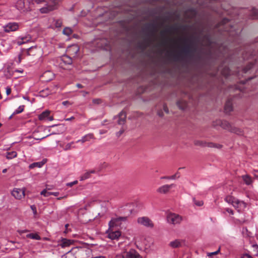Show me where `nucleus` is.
<instances>
[{
	"mask_svg": "<svg viewBox=\"0 0 258 258\" xmlns=\"http://www.w3.org/2000/svg\"><path fill=\"white\" fill-rule=\"evenodd\" d=\"M163 109H164V111L166 113H168V109L166 105H164V106H163Z\"/></svg>",
	"mask_w": 258,
	"mask_h": 258,
	"instance_id": "obj_55",
	"label": "nucleus"
},
{
	"mask_svg": "<svg viewBox=\"0 0 258 258\" xmlns=\"http://www.w3.org/2000/svg\"><path fill=\"white\" fill-rule=\"evenodd\" d=\"M90 177V173L89 172H86L85 173H84L81 176L80 178V180L81 181L84 180L85 179H87Z\"/></svg>",
	"mask_w": 258,
	"mask_h": 258,
	"instance_id": "obj_34",
	"label": "nucleus"
},
{
	"mask_svg": "<svg viewBox=\"0 0 258 258\" xmlns=\"http://www.w3.org/2000/svg\"><path fill=\"white\" fill-rule=\"evenodd\" d=\"M220 252V248H219L217 251L213 252H208L207 253V255L208 256H212L214 255L217 254Z\"/></svg>",
	"mask_w": 258,
	"mask_h": 258,
	"instance_id": "obj_41",
	"label": "nucleus"
},
{
	"mask_svg": "<svg viewBox=\"0 0 258 258\" xmlns=\"http://www.w3.org/2000/svg\"><path fill=\"white\" fill-rule=\"evenodd\" d=\"M91 252V249L87 247H74L69 251L74 255V258H89Z\"/></svg>",
	"mask_w": 258,
	"mask_h": 258,
	"instance_id": "obj_1",
	"label": "nucleus"
},
{
	"mask_svg": "<svg viewBox=\"0 0 258 258\" xmlns=\"http://www.w3.org/2000/svg\"><path fill=\"white\" fill-rule=\"evenodd\" d=\"M167 220L169 223L173 225L178 224L182 221V217L175 213H169L167 216Z\"/></svg>",
	"mask_w": 258,
	"mask_h": 258,
	"instance_id": "obj_3",
	"label": "nucleus"
},
{
	"mask_svg": "<svg viewBox=\"0 0 258 258\" xmlns=\"http://www.w3.org/2000/svg\"><path fill=\"white\" fill-rule=\"evenodd\" d=\"M194 144L196 146H198L200 147H208L210 148H221L222 146L221 145L215 144L212 142H206L200 140H196L194 142Z\"/></svg>",
	"mask_w": 258,
	"mask_h": 258,
	"instance_id": "obj_5",
	"label": "nucleus"
},
{
	"mask_svg": "<svg viewBox=\"0 0 258 258\" xmlns=\"http://www.w3.org/2000/svg\"><path fill=\"white\" fill-rule=\"evenodd\" d=\"M16 8L21 11L23 10L25 7V3L23 0H18L16 4Z\"/></svg>",
	"mask_w": 258,
	"mask_h": 258,
	"instance_id": "obj_27",
	"label": "nucleus"
},
{
	"mask_svg": "<svg viewBox=\"0 0 258 258\" xmlns=\"http://www.w3.org/2000/svg\"><path fill=\"white\" fill-rule=\"evenodd\" d=\"M17 155V154L15 151L9 152L7 153L6 157L8 159H12L16 157Z\"/></svg>",
	"mask_w": 258,
	"mask_h": 258,
	"instance_id": "obj_32",
	"label": "nucleus"
},
{
	"mask_svg": "<svg viewBox=\"0 0 258 258\" xmlns=\"http://www.w3.org/2000/svg\"><path fill=\"white\" fill-rule=\"evenodd\" d=\"M233 206L237 209L238 212H240L246 208V204L243 201L237 199Z\"/></svg>",
	"mask_w": 258,
	"mask_h": 258,
	"instance_id": "obj_12",
	"label": "nucleus"
},
{
	"mask_svg": "<svg viewBox=\"0 0 258 258\" xmlns=\"http://www.w3.org/2000/svg\"><path fill=\"white\" fill-rule=\"evenodd\" d=\"M175 186V185L174 184H165L159 187L157 189V191L160 194H165L169 192L170 188Z\"/></svg>",
	"mask_w": 258,
	"mask_h": 258,
	"instance_id": "obj_11",
	"label": "nucleus"
},
{
	"mask_svg": "<svg viewBox=\"0 0 258 258\" xmlns=\"http://www.w3.org/2000/svg\"><path fill=\"white\" fill-rule=\"evenodd\" d=\"M216 122V125H220L223 129L227 130L229 131H230L231 130L232 125L226 120H217ZM214 125H216V124H214Z\"/></svg>",
	"mask_w": 258,
	"mask_h": 258,
	"instance_id": "obj_13",
	"label": "nucleus"
},
{
	"mask_svg": "<svg viewBox=\"0 0 258 258\" xmlns=\"http://www.w3.org/2000/svg\"><path fill=\"white\" fill-rule=\"evenodd\" d=\"M126 217H118L112 218L109 223V227L115 229L116 227L120 226L122 221H125Z\"/></svg>",
	"mask_w": 258,
	"mask_h": 258,
	"instance_id": "obj_4",
	"label": "nucleus"
},
{
	"mask_svg": "<svg viewBox=\"0 0 258 258\" xmlns=\"http://www.w3.org/2000/svg\"><path fill=\"white\" fill-rule=\"evenodd\" d=\"M25 189L15 188L12 191V196L17 200H21L25 197Z\"/></svg>",
	"mask_w": 258,
	"mask_h": 258,
	"instance_id": "obj_6",
	"label": "nucleus"
},
{
	"mask_svg": "<svg viewBox=\"0 0 258 258\" xmlns=\"http://www.w3.org/2000/svg\"><path fill=\"white\" fill-rule=\"evenodd\" d=\"M241 258H252L251 255L248 254H244L242 255Z\"/></svg>",
	"mask_w": 258,
	"mask_h": 258,
	"instance_id": "obj_48",
	"label": "nucleus"
},
{
	"mask_svg": "<svg viewBox=\"0 0 258 258\" xmlns=\"http://www.w3.org/2000/svg\"><path fill=\"white\" fill-rule=\"evenodd\" d=\"M224 110L227 113H228L233 110L232 103L231 100H228L226 101L224 107Z\"/></svg>",
	"mask_w": 258,
	"mask_h": 258,
	"instance_id": "obj_20",
	"label": "nucleus"
},
{
	"mask_svg": "<svg viewBox=\"0 0 258 258\" xmlns=\"http://www.w3.org/2000/svg\"><path fill=\"white\" fill-rule=\"evenodd\" d=\"M50 113V112L49 110H45L43 111L39 115V119L40 120H43L47 119Z\"/></svg>",
	"mask_w": 258,
	"mask_h": 258,
	"instance_id": "obj_25",
	"label": "nucleus"
},
{
	"mask_svg": "<svg viewBox=\"0 0 258 258\" xmlns=\"http://www.w3.org/2000/svg\"><path fill=\"white\" fill-rule=\"evenodd\" d=\"M30 208L33 211L34 215H36L37 214V209L36 206L35 205H32L30 206Z\"/></svg>",
	"mask_w": 258,
	"mask_h": 258,
	"instance_id": "obj_43",
	"label": "nucleus"
},
{
	"mask_svg": "<svg viewBox=\"0 0 258 258\" xmlns=\"http://www.w3.org/2000/svg\"><path fill=\"white\" fill-rule=\"evenodd\" d=\"M222 74L225 77L229 76L230 74L229 69L228 68H224L223 70L222 71Z\"/></svg>",
	"mask_w": 258,
	"mask_h": 258,
	"instance_id": "obj_37",
	"label": "nucleus"
},
{
	"mask_svg": "<svg viewBox=\"0 0 258 258\" xmlns=\"http://www.w3.org/2000/svg\"><path fill=\"white\" fill-rule=\"evenodd\" d=\"M66 198H67V196H64V197H59V198H57V200H61V199H62Z\"/></svg>",
	"mask_w": 258,
	"mask_h": 258,
	"instance_id": "obj_62",
	"label": "nucleus"
},
{
	"mask_svg": "<svg viewBox=\"0 0 258 258\" xmlns=\"http://www.w3.org/2000/svg\"><path fill=\"white\" fill-rule=\"evenodd\" d=\"M62 104L64 106L70 105L71 104V103L68 101H63Z\"/></svg>",
	"mask_w": 258,
	"mask_h": 258,
	"instance_id": "obj_50",
	"label": "nucleus"
},
{
	"mask_svg": "<svg viewBox=\"0 0 258 258\" xmlns=\"http://www.w3.org/2000/svg\"><path fill=\"white\" fill-rule=\"evenodd\" d=\"M158 115L159 116H162L163 115V113L162 112V111H159L158 112Z\"/></svg>",
	"mask_w": 258,
	"mask_h": 258,
	"instance_id": "obj_57",
	"label": "nucleus"
},
{
	"mask_svg": "<svg viewBox=\"0 0 258 258\" xmlns=\"http://www.w3.org/2000/svg\"><path fill=\"white\" fill-rule=\"evenodd\" d=\"M169 246L172 248L180 247L182 246V240L180 239H175L169 242Z\"/></svg>",
	"mask_w": 258,
	"mask_h": 258,
	"instance_id": "obj_17",
	"label": "nucleus"
},
{
	"mask_svg": "<svg viewBox=\"0 0 258 258\" xmlns=\"http://www.w3.org/2000/svg\"><path fill=\"white\" fill-rule=\"evenodd\" d=\"M253 66V64L251 63L248 64L244 69L243 71L244 73L247 72L249 70H250Z\"/></svg>",
	"mask_w": 258,
	"mask_h": 258,
	"instance_id": "obj_39",
	"label": "nucleus"
},
{
	"mask_svg": "<svg viewBox=\"0 0 258 258\" xmlns=\"http://www.w3.org/2000/svg\"><path fill=\"white\" fill-rule=\"evenodd\" d=\"M237 200V199H236L234 197L231 196H228L226 197V198H225V201L227 203H228L229 204H231V205H232V206L234 205L235 202H236Z\"/></svg>",
	"mask_w": 258,
	"mask_h": 258,
	"instance_id": "obj_28",
	"label": "nucleus"
},
{
	"mask_svg": "<svg viewBox=\"0 0 258 258\" xmlns=\"http://www.w3.org/2000/svg\"><path fill=\"white\" fill-rule=\"evenodd\" d=\"M251 17L252 19H257L258 18V10L253 9L251 12Z\"/></svg>",
	"mask_w": 258,
	"mask_h": 258,
	"instance_id": "obj_33",
	"label": "nucleus"
},
{
	"mask_svg": "<svg viewBox=\"0 0 258 258\" xmlns=\"http://www.w3.org/2000/svg\"><path fill=\"white\" fill-rule=\"evenodd\" d=\"M180 177L179 173L178 172L176 173L175 174L170 176L171 179L174 180L176 178H178Z\"/></svg>",
	"mask_w": 258,
	"mask_h": 258,
	"instance_id": "obj_42",
	"label": "nucleus"
},
{
	"mask_svg": "<svg viewBox=\"0 0 258 258\" xmlns=\"http://www.w3.org/2000/svg\"><path fill=\"white\" fill-rule=\"evenodd\" d=\"M32 37L30 35H27L25 36L19 38L17 41V44L19 45H21L25 43L31 41Z\"/></svg>",
	"mask_w": 258,
	"mask_h": 258,
	"instance_id": "obj_15",
	"label": "nucleus"
},
{
	"mask_svg": "<svg viewBox=\"0 0 258 258\" xmlns=\"http://www.w3.org/2000/svg\"><path fill=\"white\" fill-rule=\"evenodd\" d=\"M80 48L77 45L74 44L70 46L67 49V52L68 55L74 57H75L79 52Z\"/></svg>",
	"mask_w": 258,
	"mask_h": 258,
	"instance_id": "obj_10",
	"label": "nucleus"
},
{
	"mask_svg": "<svg viewBox=\"0 0 258 258\" xmlns=\"http://www.w3.org/2000/svg\"><path fill=\"white\" fill-rule=\"evenodd\" d=\"M33 1L38 4L44 3V6L39 10L42 14L48 13L56 8V2L55 0H33Z\"/></svg>",
	"mask_w": 258,
	"mask_h": 258,
	"instance_id": "obj_2",
	"label": "nucleus"
},
{
	"mask_svg": "<svg viewBox=\"0 0 258 258\" xmlns=\"http://www.w3.org/2000/svg\"><path fill=\"white\" fill-rule=\"evenodd\" d=\"M73 243V241L66 238L62 239L60 245L61 247L64 248L69 246Z\"/></svg>",
	"mask_w": 258,
	"mask_h": 258,
	"instance_id": "obj_22",
	"label": "nucleus"
},
{
	"mask_svg": "<svg viewBox=\"0 0 258 258\" xmlns=\"http://www.w3.org/2000/svg\"><path fill=\"white\" fill-rule=\"evenodd\" d=\"M20 233H22L27 232V230H20L18 231Z\"/></svg>",
	"mask_w": 258,
	"mask_h": 258,
	"instance_id": "obj_61",
	"label": "nucleus"
},
{
	"mask_svg": "<svg viewBox=\"0 0 258 258\" xmlns=\"http://www.w3.org/2000/svg\"><path fill=\"white\" fill-rule=\"evenodd\" d=\"M26 237L33 239L40 240L41 237L37 233H30L26 235Z\"/></svg>",
	"mask_w": 258,
	"mask_h": 258,
	"instance_id": "obj_31",
	"label": "nucleus"
},
{
	"mask_svg": "<svg viewBox=\"0 0 258 258\" xmlns=\"http://www.w3.org/2000/svg\"><path fill=\"white\" fill-rule=\"evenodd\" d=\"M77 183H78V181L77 180H75L73 182H69V183H67V185L68 186L71 187L73 185H74L75 184H76Z\"/></svg>",
	"mask_w": 258,
	"mask_h": 258,
	"instance_id": "obj_47",
	"label": "nucleus"
},
{
	"mask_svg": "<svg viewBox=\"0 0 258 258\" xmlns=\"http://www.w3.org/2000/svg\"><path fill=\"white\" fill-rule=\"evenodd\" d=\"M72 33V30L71 28H65L63 30V33L64 34V35H66L67 36H69L70 35H71Z\"/></svg>",
	"mask_w": 258,
	"mask_h": 258,
	"instance_id": "obj_36",
	"label": "nucleus"
},
{
	"mask_svg": "<svg viewBox=\"0 0 258 258\" xmlns=\"http://www.w3.org/2000/svg\"><path fill=\"white\" fill-rule=\"evenodd\" d=\"M228 20L227 19H224L222 22V24H225L227 22H228Z\"/></svg>",
	"mask_w": 258,
	"mask_h": 258,
	"instance_id": "obj_58",
	"label": "nucleus"
},
{
	"mask_svg": "<svg viewBox=\"0 0 258 258\" xmlns=\"http://www.w3.org/2000/svg\"><path fill=\"white\" fill-rule=\"evenodd\" d=\"M77 86L78 87V88H82V85L80 84H78L77 85Z\"/></svg>",
	"mask_w": 258,
	"mask_h": 258,
	"instance_id": "obj_63",
	"label": "nucleus"
},
{
	"mask_svg": "<svg viewBox=\"0 0 258 258\" xmlns=\"http://www.w3.org/2000/svg\"><path fill=\"white\" fill-rule=\"evenodd\" d=\"M24 105H22V106H20L17 109H16L13 113V115H15V114H19V113H21L24 110Z\"/></svg>",
	"mask_w": 258,
	"mask_h": 258,
	"instance_id": "obj_35",
	"label": "nucleus"
},
{
	"mask_svg": "<svg viewBox=\"0 0 258 258\" xmlns=\"http://www.w3.org/2000/svg\"><path fill=\"white\" fill-rule=\"evenodd\" d=\"M126 114L125 112L122 111L117 117V123L118 124H123L126 120Z\"/></svg>",
	"mask_w": 258,
	"mask_h": 258,
	"instance_id": "obj_16",
	"label": "nucleus"
},
{
	"mask_svg": "<svg viewBox=\"0 0 258 258\" xmlns=\"http://www.w3.org/2000/svg\"><path fill=\"white\" fill-rule=\"evenodd\" d=\"M125 258H142V256L136 250L132 249L126 252Z\"/></svg>",
	"mask_w": 258,
	"mask_h": 258,
	"instance_id": "obj_14",
	"label": "nucleus"
},
{
	"mask_svg": "<svg viewBox=\"0 0 258 258\" xmlns=\"http://www.w3.org/2000/svg\"><path fill=\"white\" fill-rule=\"evenodd\" d=\"M243 182L247 185H251L253 183V179L248 174H245L241 176Z\"/></svg>",
	"mask_w": 258,
	"mask_h": 258,
	"instance_id": "obj_18",
	"label": "nucleus"
},
{
	"mask_svg": "<svg viewBox=\"0 0 258 258\" xmlns=\"http://www.w3.org/2000/svg\"><path fill=\"white\" fill-rule=\"evenodd\" d=\"M62 24L61 21L59 20H57L55 21V25L56 27H61Z\"/></svg>",
	"mask_w": 258,
	"mask_h": 258,
	"instance_id": "obj_46",
	"label": "nucleus"
},
{
	"mask_svg": "<svg viewBox=\"0 0 258 258\" xmlns=\"http://www.w3.org/2000/svg\"><path fill=\"white\" fill-rule=\"evenodd\" d=\"M74 118V117H71L70 118H66L65 120H67V121H70V120H72Z\"/></svg>",
	"mask_w": 258,
	"mask_h": 258,
	"instance_id": "obj_60",
	"label": "nucleus"
},
{
	"mask_svg": "<svg viewBox=\"0 0 258 258\" xmlns=\"http://www.w3.org/2000/svg\"><path fill=\"white\" fill-rule=\"evenodd\" d=\"M161 179H171L170 176H162L161 177Z\"/></svg>",
	"mask_w": 258,
	"mask_h": 258,
	"instance_id": "obj_54",
	"label": "nucleus"
},
{
	"mask_svg": "<svg viewBox=\"0 0 258 258\" xmlns=\"http://www.w3.org/2000/svg\"><path fill=\"white\" fill-rule=\"evenodd\" d=\"M19 27V24L17 23H9L4 26V30L6 32L15 31L18 29Z\"/></svg>",
	"mask_w": 258,
	"mask_h": 258,
	"instance_id": "obj_9",
	"label": "nucleus"
},
{
	"mask_svg": "<svg viewBox=\"0 0 258 258\" xmlns=\"http://www.w3.org/2000/svg\"><path fill=\"white\" fill-rule=\"evenodd\" d=\"M124 132V130H120L118 132L116 133V136L119 137Z\"/></svg>",
	"mask_w": 258,
	"mask_h": 258,
	"instance_id": "obj_49",
	"label": "nucleus"
},
{
	"mask_svg": "<svg viewBox=\"0 0 258 258\" xmlns=\"http://www.w3.org/2000/svg\"><path fill=\"white\" fill-rule=\"evenodd\" d=\"M194 204L198 206H202L203 205V202L202 201H197L195 198L193 199Z\"/></svg>",
	"mask_w": 258,
	"mask_h": 258,
	"instance_id": "obj_40",
	"label": "nucleus"
},
{
	"mask_svg": "<svg viewBox=\"0 0 258 258\" xmlns=\"http://www.w3.org/2000/svg\"><path fill=\"white\" fill-rule=\"evenodd\" d=\"M72 56L69 55H64L61 58V61L66 64H71L73 62Z\"/></svg>",
	"mask_w": 258,
	"mask_h": 258,
	"instance_id": "obj_19",
	"label": "nucleus"
},
{
	"mask_svg": "<svg viewBox=\"0 0 258 258\" xmlns=\"http://www.w3.org/2000/svg\"><path fill=\"white\" fill-rule=\"evenodd\" d=\"M224 210L227 212V213H228L230 215H233L234 214V212L231 209H229V208H225L224 209Z\"/></svg>",
	"mask_w": 258,
	"mask_h": 258,
	"instance_id": "obj_44",
	"label": "nucleus"
},
{
	"mask_svg": "<svg viewBox=\"0 0 258 258\" xmlns=\"http://www.w3.org/2000/svg\"><path fill=\"white\" fill-rule=\"evenodd\" d=\"M47 119L49 121H52L54 119L53 117L52 116H48Z\"/></svg>",
	"mask_w": 258,
	"mask_h": 258,
	"instance_id": "obj_56",
	"label": "nucleus"
},
{
	"mask_svg": "<svg viewBox=\"0 0 258 258\" xmlns=\"http://www.w3.org/2000/svg\"><path fill=\"white\" fill-rule=\"evenodd\" d=\"M88 172L89 173H90V175H91V174L95 173L96 172V171L95 170H91Z\"/></svg>",
	"mask_w": 258,
	"mask_h": 258,
	"instance_id": "obj_59",
	"label": "nucleus"
},
{
	"mask_svg": "<svg viewBox=\"0 0 258 258\" xmlns=\"http://www.w3.org/2000/svg\"><path fill=\"white\" fill-rule=\"evenodd\" d=\"M52 73L50 71H47L43 73L42 77L46 78L48 76L52 75Z\"/></svg>",
	"mask_w": 258,
	"mask_h": 258,
	"instance_id": "obj_45",
	"label": "nucleus"
},
{
	"mask_svg": "<svg viewBox=\"0 0 258 258\" xmlns=\"http://www.w3.org/2000/svg\"><path fill=\"white\" fill-rule=\"evenodd\" d=\"M138 223L141 225L149 228H153L154 223L149 218L147 217H140L137 220Z\"/></svg>",
	"mask_w": 258,
	"mask_h": 258,
	"instance_id": "obj_8",
	"label": "nucleus"
},
{
	"mask_svg": "<svg viewBox=\"0 0 258 258\" xmlns=\"http://www.w3.org/2000/svg\"><path fill=\"white\" fill-rule=\"evenodd\" d=\"M11 88H9V87L7 88V89H6V93H7V94L8 95H9L11 93Z\"/></svg>",
	"mask_w": 258,
	"mask_h": 258,
	"instance_id": "obj_53",
	"label": "nucleus"
},
{
	"mask_svg": "<svg viewBox=\"0 0 258 258\" xmlns=\"http://www.w3.org/2000/svg\"><path fill=\"white\" fill-rule=\"evenodd\" d=\"M100 133L101 134H102L105 133L106 132L104 131L101 130V131H100Z\"/></svg>",
	"mask_w": 258,
	"mask_h": 258,
	"instance_id": "obj_64",
	"label": "nucleus"
},
{
	"mask_svg": "<svg viewBox=\"0 0 258 258\" xmlns=\"http://www.w3.org/2000/svg\"><path fill=\"white\" fill-rule=\"evenodd\" d=\"M114 258H125L124 256L121 254H116Z\"/></svg>",
	"mask_w": 258,
	"mask_h": 258,
	"instance_id": "obj_51",
	"label": "nucleus"
},
{
	"mask_svg": "<svg viewBox=\"0 0 258 258\" xmlns=\"http://www.w3.org/2000/svg\"><path fill=\"white\" fill-rule=\"evenodd\" d=\"M50 91L49 89L46 88L45 89H44L42 91H41L39 92V96L42 97H47L48 95H49L50 94Z\"/></svg>",
	"mask_w": 258,
	"mask_h": 258,
	"instance_id": "obj_29",
	"label": "nucleus"
},
{
	"mask_svg": "<svg viewBox=\"0 0 258 258\" xmlns=\"http://www.w3.org/2000/svg\"><path fill=\"white\" fill-rule=\"evenodd\" d=\"M107 233L108 237L112 240L118 239L121 235V232L113 228L109 227Z\"/></svg>",
	"mask_w": 258,
	"mask_h": 258,
	"instance_id": "obj_7",
	"label": "nucleus"
},
{
	"mask_svg": "<svg viewBox=\"0 0 258 258\" xmlns=\"http://www.w3.org/2000/svg\"><path fill=\"white\" fill-rule=\"evenodd\" d=\"M230 132L240 136H242L244 134L243 131L241 129L234 126H232Z\"/></svg>",
	"mask_w": 258,
	"mask_h": 258,
	"instance_id": "obj_26",
	"label": "nucleus"
},
{
	"mask_svg": "<svg viewBox=\"0 0 258 258\" xmlns=\"http://www.w3.org/2000/svg\"><path fill=\"white\" fill-rule=\"evenodd\" d=\"M74 144V142H72L71 143H69L67 144L64 147V150L66 151L72 149V145Z\"/></svg>",
	"mask_w": 258,
	"mask_h": 258,
	"instance_id": "obj_38",
	"label": "nucleus"
},
{
	"mask_svg": "<svg viewBox=\"0 0 258 258\" xmlns=\"http://www.w3.org/2000/svg\"><path fill=\"white\" fill-rule=\"evenodd\" d=\"M177 105L180 109H184L187 106V102L185 99L181 98L177 102Z\"/></svg>",
	"mask_w": 258,
	"mask_h": 258,
	"instance_id": "obj_21",
	"label": "nucleus"
},
{
	"mask_svg": "<svg viewBox=\"0 0 258 258\" xmlns=\"http://www.w3.org/2000/svg\"><path fill=\"white\" fill-rule=\"evenodd\" d=\"M40 194L44 197H48L50 195L54 196H57L59 195L58 192H48L46 189H43L40 193Z\"/></svg>",
	"mask_w": 258,
	"mask_h": 258,
	"instance_id": "obj_24",
	"label": "nucleus"
},
{
	"mask_svg": "<svg viewBox=\"0 0 258 258\" xmlns=\"http://www.w3.org/2000/svg\"><path fill=\"white\" fill-rule=\"evenodd\" d=\"M94 136L92 134H89L84 136L81 139L79 140L77 142H81L84 143L86 141H89L90 139H93Z\"/></svg>",
	"mask_w": 258,
	"mask_h": 258,
	"instance_id": "obj_23",
	"label": "nucleus"
},
{
	"mask_svg": "<svg viewBox=\"0 0 258 258\" xmlns=\"http://www.w3.org/2000/svg\"><path fill=\"white\" fill-rule=\"evenodd\" d=\"M44 163L42 162H35V163H33L32 164H31L29 165V167L30 169L34 168L35 167L40 168V167H41L44 165Z\"/></svg>",
	"mask_w": 258,
	"mask_h": 258,
	"instance_id": "obj_30",
	"label": "nucleus"
},
{
	"mask_svg": "<svg viewBox=\"0 0 258 258\" xmlns=\"http://www.w3.org/2000/svg\"><path fill=\"white\" fill-rule=\"evenodd\" d=\"M253 174L255 177H258V170H254L253 171Z\"/></svg>",
	"mask_w": 258,
	"mask_h": 258,
	"instance_id": "obj_52",
	"label": "nucleus"
}]
</instances>
